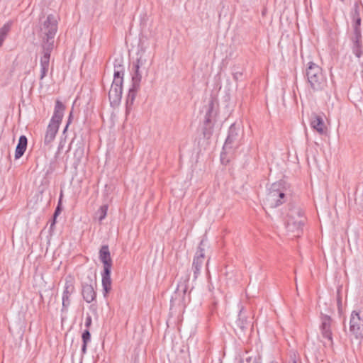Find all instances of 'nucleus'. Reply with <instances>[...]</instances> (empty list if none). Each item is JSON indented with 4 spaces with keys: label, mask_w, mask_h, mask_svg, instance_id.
Here are the masks:
<instances>
[{
    "label": "nucleus",
    "mask_w": 363,
    "mask_h": 363,
    "mask_svg": "<svg viewBox=\"0 0 363 363\" xmlns=\"http://www.w3.org/2000/svg\"><path fill=\"white\" fill-rule=\"evenodd\" d=\"M350 331L357 340L363 338V311H353L350 315Z\"/></svg>",
    "instance_id": "6"
},
{
    "label": "nucleus",
    "mask_w": 363,
    "mask_h": 363,
    "mask_svg": "<svg viewBox=\"0 0 363 363\" xmlns=\"http://www.w3.org/2000/svg\"><path fill=\"white\" fill-rule=\"evenodd\" d=\"M11 23L8 22L0 28V47L2 45L6 38V36L7 35L8 33L11 29Z\"/></svg>",
    "instance_id": "25"
},
{
    "label": "nucleus",
    "mask_w": 363,
    "mask_h": 363,
    "mask_svg": "<svg viewBox=\"0 0 363 363\" xmlns=\"http://www.w3.org/2000/svg\"><path fill=\"white\" fill-rule=\"evenodd\" d=\"M338 305H339V306H340V305H341V300H340V299H339V300H338Z\"/></svg>",
    "instance_id": "41"
},
{
    "label": "nucleus",
    "mask_w": 363,
    "mask_h": 363,
    "mask_svg": "<svg viewBox=\"0 0 363 363\" xmlns=\"http://www.w3.org/2000/svg\"><path fill=\"white\" fill-rule=\"evenodd\" d=\"M72 117V112L71 111L70 113H69V118H68V121H67V125H66L65 128L64 130V132L66 131L69 124L71 123Z\"/></svg>",
    "instance_id": "34"
},
{
    "label": "nucleus",
    "mask_w": 363,
    "mask_h": 363,
    "mask_svg": "<svg viewBox=\"0 0 363 363\" xmlns=\"http://www.w3.org/2000/svg\"><path fill=\"white\" fill-rule=\"evenodd\" d=\"M55 223H56V218H55V217H53L52 220V222L50 223V230H53V228H54V226L55 225Z\"/></svg>",
    "instance_id": "36"
},
{
    "label": "nucleus",
    "mask_w": 363,
    "mask_h": 363,
    "mask_svg": "<svg viewBox=\"0 0 363 363\" xmlns=\"http://www.w3.org/2000/svg\"><path fill=\"white\" fill-rule=\"evenodd\" d=\"M27 138L25 135L20 136L15 150V159L18 160L23 155L27 148Z\"/></svg>",
    "instance_id": "23"
},
{
    "label": "nucleus",
    "mask_w": 363,
    "mask_h": 363,
    "mask_svg": "<svg viewBox=\"0 0 363 363\" xmlns=\"http://www.w3.org/2000/svg\"><path fill=\"white\" fill-rule=\"evenodd\" d=\"M292 363H297L296 360H294Z\"/></svg>",
    "instance_id": "45"
},
{
    "label": "nucleus",
    "mask_w": 363,
    "mask_h": 363,
    "mask_svg": "<svg viewBox=\"0 0 363 363\" xmlns=\"http://www.w3.org/2000/svg\"><path fill=\"white\" fill-rule=\"evenodd\" d=\"M252 359V357H247L245 358V361H246L247 363H250V362H251Z\"/></svg>",
    "instance_id": "39"
},
{
    "label": "nucleus",
    "mask_w": 363,
    "mask_h": 363,
    "mask_svg": "<svg viewBox=\"0 0 363 363\" xmlns=\"http://www.w3.org/2000/svg\"><path fill=\"white\" fill-rule=\"evenodd\" d=\"M62 198H63V190L61 189L60 193V196L58 201H61V203H62Z\"/></svg>",
    "instance_id": "37"
},
{
    "label": "nucleus",
    "mask_w": 363,
    "mask_h": 363,
    "mask_svg": "<svg viewBox=\"0 0 363 363\" xmlns=\"http://www.w3.org/2000/svg\"><path fill=\"white\" fill-rule=\"evenodd\" d=\"M145 50H141L140 56L137 59L136 64L134 65L135 73L133 76L139 77L141 80L143 74H147L149 69L151 66V62L147 61V59L144 56Z\"/></svg>",
    "instance_id": "14"
},
{
    "label": "nucleus",
    "mask_w": 363,
    "mask_h": 363,
    "mask_svg": "<svg viewBox=\"0 0 363 363\" xmlns=\"http://www.w3.org/2000/svg\"><path fill=\"white\" fill-rule=\"evenodd\" d=\"M65 109V105L60 100H57L55 102L54 113L49 123H52L53 125L60 126L63 118Z\"/></svg>",
    "instance_id": "18"
},
{
    "label": "nucleus",
    "mask_w": 363,
    "mask_h": 363,
    "mask_svg": "<svg viewBox=\"0 0 363 363\" xmlns=\"http://www.w3.org/2000/svg\"><path fill=\"white\" fill-rule=\"evenodd\" d=\"M311 127L315 130L319 134L323 135L326 133L325 123L323 118L317 114H313L311 118Z\"/></svg>",
    "instance_id": "22"
},
{
    "label": "nucleus",
    "mask_w": 363,
    "mask_h": 363,
    "mask_svg": "<svg viewBox=\"0 0 363 363\" xmlns=\"http://www.w3.org/2000/svg\"><path fill=\"white\" fill-rule=\"evenodd\" d=\"M244 68H240L236 65L233 67V77L236 82L242 79Z\"/></svg>",
    "instance_id": "27"
},
{
    "label": "nucleus",
    "mask_w": 363,
    "mask_h": 363,
    "mask_svg": "<svg viewBox=\"0 0 363 363\" xmlns=\"http://www.w3.org/2000/svg\"><path fill=\"white\" fill-rule=\"evenodd\" d=\"M188 284L186 281L178 284L177 287L171 298L172 306H179L184 307L186 304V291Z\"/></svg>",
    "instance_id": "9"
},
{
    "label": "nucleus",
    "mask_w": 363,
    "mask_h": 363,
    "mask_svg": "<svg viewBox=\"0 0 363 363\" xmlns=\"http://www.w3.org/2000/svg\"><path fill=\"white\" fill-rule=\"evenodd\" d=\"M62 210V206L61 201H58L57 207H56L54 214H53V217H55V218H57V217L61 213Z\"/></svg>",
    "instance_id": "31"
},
{
    "label": "nucleus",
    "mask_w": 363,
    "mask_h": 363,
    "mask_svg": "<svg viewBox=\"0 0 363 363\" xmlns=\"http://www.w3.org/2000/svg\"><path fill=\"white\" fill-rule=\"evenodd\" d=\"M132 82V86L130 88L128 91V94L126 99L127 108L130 107L133 104V102L137 95V92L140 89V84L141 80L139 79V77L133 76Z\"/></svg>",
    "instance_id": "17"
},
{
    "label": "nucleus",
    "mask_w": 363,
    "mask_h": 363,
    "mask_svg": "<svg viewBox=\"0 0 363 363\" xmlns=\"http://www.w3.org/2000/svg\"><path fill=\"white\" fill-rule=\"evenodd\" d=\"M86 348H87V344L83 343L82 346V352L83 354L86 352Z\"/></svg>",
    "instance_id": "35"
},
{
    "label": "nucleus",
    "mask_w": 363,
    "mask_h": 363,
    "mask_svg": "<svg viewBox=\"0 0 363 363\" xmlns=\"http://www.w3.org/2000/svg\"><path fill=\"white\" fill-rule=\"evenodd\" d=\"M114 73L113 82L123 84L125 67L122 59H116L113 63Z\"/></svg>",
    "instance_id": "19"
},
{
    "label": "nucleus",
    "mask_w": 363,
    "mask_h": 363,
    "mask_svg": "<svg viewBox=\"0 0 363 363\" xmlns=\"http://www.w3.org/2000/svg\"><path fill=\"white\" fill-rule=\"evenodd\" d=\"M123 84L112 82L108 91V99L111 105H117L122 98Z\"/></svg>",
    "instance_id": "16"
},
{
    "label": "nucleus",
    "mask_w": 363,
    "mask_h": 363,
    "mask_svg": "<svg viewBox=\"0 0 363 363\" xmlns=\"http://www.w3.org/2000/svg\"><path fill=\"white\" fill-rule=\"evenodd\" d=\"M253 363H261V357H259L257 359L255 358L253 361Z\"/></svg>",
    "instance_id": "38"
},
{
    "label": "nucleus",
    "mask_w": 363,
    "mask_h": 363,
    "mask_svg": "<svg viewBox=\"0 0 363 363\" xmlns=\"http://www.w3.org/2000/svg\"><path fill=\"white\" fill-rule=\"evenodd\" d=\"M205 261L204 248L202 247V242L199 244L196 254L193 259L192 270L194 272V278L196 279L200 275L201 269Z\"/></svg>",
    "instance_id": "13"
},
{
    "label": "nucleus",
    "mask_w": 363,
    "mask_h": 363,
    "mask_svg": "<svg viewBox=\"0 0 363 363\" xmlns=\"http://www.w3.org/2000/svg\"><path fill=\"white\" fill-rule=\"evenodd\" d=\"M214 102L211 100L208 103V110L205 116V120L203 127V135L205 138H210L213 132L214 124L212 119L214 116Z\"/></svg>",
    "instance_id": "11"
},
{
    "label": "nucleus",
    "mask_w": 363,
    "mask_h": 363,
    "mask_svg": "<svg viewBox=\"0 0 363 363\" xmlns=\"http://www.w3.org/2000/svg\"><path fill=\"white\" fill-rule=\"evenodd\" d=\"M108 206L104 204L95 212L94 218L97 219L100 223L106 218L107 215Z\"/></svg>",
    "instance_id": "24"
},
{
    "label": "nucleus",
    "mask_w": 363,
    "mask_h": 363,
    "mask_svg": "<svg viewBox=\"0 0 363 363\" xmlns=\"http://www.w3.org/2000/svg\"><path fill=\"white\" fill-rule=\"evenodd\" d=\"M58 129L59 126H57V125H53L52 123L48 124L44 138L45 146L49 148L51 147L52 143L54 141L58 132Z\"/></svg>",
    "instance_id": "21"
},
{
    "label": "nucleus",
    "mask_w": 363,
    "mask_h": 363,
    "mask_svg": "<svg viewBox=\"0 0 363 363\" xmlns=\"http://www.w3.org/2000/svg\"><path fill=\"white\" fill-rule=\"evenodd\" d=\"M352 42V52L357 58H360L362 55V42Z\"/></svg>",
    "instance_id": "26"
},
{
    "label": "nucleus",
    "mask_w": 363,
    "mask_h": 363,
    "mask_svg": "<svg viewBox=\"0 0 363 363\" xmlns=\"http://www.w3.org/2000/svg\"><path fill=\"white\" fill-rule=\"evenodd\" d=\"M306 218L303 210L298 206H292L287 214L286 227L288 231L296 232V236H299V232L305 223Z\"/></svg>",
    "instance_id": "4"
},
{
    "label": "nucleus",
    "mask_w": 363,
    "mask_h": 363,
    "mask_svg": "<svg viewBox=\"0 0 363 363\" xmlns=\"http://www.w3.org/2000/svg\"><path fill=\"white\" fill-rule=\"evenodd\" d=\"M57 19L53 14L45 18L40 16L39 23V37L42 39V45L51 43L54 45V38L57 31Z\"/></svg>",
    "instance_id": "1"
},
{
    "label": "nucleus",
    "mask_w": 363,
    "mask_h": 363,
    "mask_svg": "<svg viewBox=\"0 0 363 363\" xmlns=\"http://www.w3.org/2000/svg\"><path fill=\"white\" fill-rule=\"evenodd\" d=\"M222 154H223V152H222ZM221 159H223V155H221Z\"/></svg>",
    "instance_id": "43"
},
{
    "label": "nucleus",
    "mask_w": 363,
    "mask_h": 363,
    "mask_svg": "<svg viewBox=\"0 0 363 363\" xmlns=\"http://www.w3.org/2000/svg\"><path fill=\"white\" fill-rule=\"evenodd\" d=\"M82 295L84 300L90 303L93 302L96 297V292L91 284L82 283Z\"/></svg>",
    "instance_id": "20"
},
{
    "label": "nucleus",
    "mask_w": 363,
    "mask_h": 363,
    "mask_svg": "<svg viewBox=\"0 0 363 363\" xmlns=\"http://www.w3.org/2000/svg\"><path fill=\"white\" fill-rule=\"evenodd\" d=\"M249 314L250 313L242 306L235 322L236 330H239L240 333H245L250 325L251 321Z\"/></svg>",
    "instance_id": "15"
},
{
    "label": "nucleus",
    "mask_w": 363,
    "mask_h": 363,
    "mask_svg": "<svg viewBox=\"0 0 363 363\" xmlns=\"http://www.w3.org/2000/svg\"><path fill=\"white\" fill-rule=\"evenodd\" d=\"M354 36L352 37V41L362 42V32L361 29H354Z\"/></svg>",
    "instance_id": "29"
},
{
    "label": "nucleus",
    "mask_w": 363,
    "mask_h": 363,
    "mask_svg": "<svg viewBox=\"0 0 363 363\" xmlns=\"http://www.w3.org/2000/svg\"><path fill=\"white\" fill-rule=\"evenodd\" d=\"M92 322V319L91 315H87L85 320V326L89 330V328L91 326Z\"/></svg>",
    "instance_id": "33"
},
{
    "label": "nucleus",
    "mask_w": 363,
    "mask_h": 363,
    "mask_svg": "<svg viewBox=\"0 0 363 363\" xmlns=\"http://www.w3.org/2000/svg\"><path fill=\"white\" fill-rule=\"evenodd\" d=\"M285 202V194L280 183L272 184L264 199V204L269 208H277Z\"/></svg>",
    "instance_id": "5"
},
{
    "label": "nucleus",
    "mask_w": 363,
    "mask_h": 363,
    "mask_svg": "<svg viewBox=\"0 0 363 363\" xmlns=\"http://www.w3.org/2000/svg\"><path fill=\"white\" fill-rule=\"evenodd\" d=\"M357 16H360V15H359V4L357 2H356L354 4L353 12H352V17H357Z\"/></svg>",
    "instance_id": "32"
},
{
    "label": "nucleus",
    "mask_w": 363,
    "mask_h": 363,
    "mask_svg": "<svg viewBox=\"0 0 363 363\" xmlns=\"http://www.w3.org/2000/svg\"><path fill=\"white\" fill-rule=\"evenodd\" d=\"M308 83L313 91L323 90L326 85V78L322 68L313 62H310L306 69Z\"/></svg>",
    "instance_id": "3"
},
{
    "label": "nucleus",
    "mask_w": 363,
    "mask_h": 363,
    "mask_svg": "<svg viewBox=\"0 0 363 363\" xmlns=\"http://www.w3.org/2000/svg\"><path fill=\"white\" fill-rule=\"evenodd\" d=\"M352 19H353V30L354 29H361L360 26H361L362 20H361L360 16L352 17Z\"/></svg>",
    "instance_id": "30"
},
{
    "label": "nucleus",
    "mask_w": 363,
    "mask_h": 363,
    "mask_svg": "<svg viewBox=\"0 0 363 363\" xmlns=\"http://www.w3.org/2000/svg\"><path fill=\"white\" fill-rule=\"evenodd\" d=\"M342 1H343L344 0H341Z\"/></svg>",
    "instance_id": "46"
},
{
    "label": "nucleus",
    "mask_w": 363,
    "mask_h": 363,
    "mask_svg": "<svg viewBox=\"0 0 363 363\" xmlns=\"http://www.w3.org/2000/svg\"><path fill=\"white\" fill-rule=\"evenodd\" d=\"M222 154H223V152H222ZM221 159H223V155H221Z\"/></svg>",
    "instance_id": "44"
},
{
    "label": "nucleus",
    "mask_w": 363,
    "mask_h": 363,
    "mask_svg": "<svg viewBox=\"0 0 363 363\" xmlns=\"http://www.w3.org/2000/svg\"><path fill=\"white\" fill-rule=\"evenodd\" d=\"M78 150H80L81 153L82 152V148H79Z\"/></svg>",
    "instance_id": "42"
},
{
    "label": "nucleus",
    "mask_w": 363,
    "mask_h": 363,
    "mask_svg": "<svg viewBox=\"0 0 363 363\" xmlns=\"http://www.w3.org/2000/svg\"><path fill=\"white\" fill-rule=\"evenodd\" d=\"M42 53L43 55L40 57V80L43 79L48 74L51 52L53 50V45L49 43L48 45H42Z\"/></svg>",
    "instance_id": "10"
},
{
    "label": "nucleus",
    "mask_w": 363,
    "mask_h": 363,
    "mask_svg": "<svg viewBox=\"0 0 363 363\" xmlns=\"http://www.w3.org/2000/svg\"><path fill=\"white\" fill-rule=\"evenodd\" d=\"M99 259L104 264V271L101 274L102 286L104 296H106L111 290V272L112 267V260L111 258L109 248L107 245L101 246L99 250Z\"/></svg>",
    "instance_id": "2"
},
{
    "label": "nucleus",
    "mask_w": 363,
    "mask_h": 363,
    "mask_svg": "<svg viewBox=\"0 0 363 363\" xmlns=\"http://www.w3.org/2000/svg\"><path fill=\"white\" fill-rule=\"evenodd\" d=\"M240 128L235 123H233L228 130L227 138L225 141L223 150L225 153L236 149L240 146Z\"/></svg>",
    "instance_id": "7"
},
{
    "label": "nucleus",
    "mask_w": 363,
    "mask_h": 363,
    "mask_svg": "<svg viewBox=\"0 0 363 363\" xmlns=\"http://www.w3.org/2000/svg\"><path fill=\"white\" fill-rule=\"evenodd\" d=\"M74 291V279L72 276L69 275L66 277L65 279V286L62 297V312L67 311L68 308L71 304L70 296Z\"/></svg>",
    "instance_id": "8"
},
{
    "label": "nucleus",
    "mask_w": 363,
    "mask_h": 363,
    "mask_svg": "<svg viewBox=\"0 0 363 363\" xmlns=\"http://www.w3.org/2000/svg\"><path fill=\"white\" fill-rule=\"evenodd\" d=\"M82 342L84 344H88L91 340V333L88 329L85 330L82 335Z\"/></svg>",
    "instance_id": "28"
},
{
    "label": "nucleus",
    "mask_w": 363,
    "mask_h": 363,
    "mask_svg": "<svg viewBox=\"0 0 363 363\" xmlns=\"http://www.w3.org/2000/svg\"><path fill=\"white\" fill-rule=\"evenodd\" d=\"M321 324L320 325V330L321 335L323 338L328 340L331 347L333 345V333H332V325L333 320L330 315L321 314L320 316Z\"/></svg>",
    "instance_id": "12"
},
{
    "label": "nucleus",
    "mask_w": 363,
    "mask_h": 363,
    "mask_svg": "<svg viewBox=\"0 0 363 363\" xmlns=\"http://www.w3.org/2000/svg\"><path fill=\"white\" fill-rule=\"evenodd\" d=\"M208 263H209V259L207 260L206 264L207 269H208Z\"/></svg>",
    "instance_id": "40"
}]
</instances>
